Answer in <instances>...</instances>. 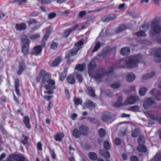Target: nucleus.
<instances>
[{
  "instance_id": "obj_1",
  "label": "nucleus",
  "mask_w": 161,
  "mask_h": 161,
  "mask_svg": "<svg viewBox=\"0 0 161 161\" xmlns=\"http://www.w3.org/2000/svg\"><path fill=\"white\" fill-rule=\"evenodd\" d=\"M141 58L140 54H138L127 58V67L129 68H133L136 67Z\"/></svg>"
},
{
  "instance_id": "obj_2",
  "label": "nucleus",
  "mask_w": 161,
  "mask_h": 161,
  "mask_svg": "<svg viewBox=\"0 0 161 161\" xmlns=\"http://www.w3.org/2000/svg\"><path fill=\"white\" fill-rule=\"evenodd\" d=\"M160 18L153 19L151 22V30L153 34H158L161 31V26L159 25Z\"/></svg>"
},
{
  "instance_id": "obj_3",
  "label": "nucleus",
  "mask_w": 161,
  "mask_h": 161,
  "mask_svg": "<svg viewBox=\"0 0 161 161\" xmlns=\"http://www.w3.org/2000/svg\"><path fill=\"white\" fill-rule=\"evenodd\" d=\"M21 40L22 42V51L24 55H26L29 51L30 41L27 36L25 35L21 36Z\"/></svg>"
},
{
  "instance_id": "obj_4",
  "label": "nucleus",
  "mask_w": 161,
  "mask_h": 161,
  "mask_svg": "<svg viewBox=\"0 0 161 161\" xmlns=\"http://www.w3.org/2000/svg\"><path fill=\"white\" fill-rule=\"evenodd\" d=\"M106 75V70L103 68H100L96 70L94 78L97 80L102 78Z\"/></svg>"
},
{
  "instance_id": "obj_5",
  "label": "nucleus",
  "mask_w": 161,
  "mask_h": 161,
  "mask_svg": "<svg viewBox=\"0 0 161 161\" xmlns=\"http://www.w3.org/2000/svg\"><path fill=\"white\" fill-rule=\"evenodd\" d=\"M51 29L49 28H47L46 29L45 34L42 40V43H41V48L42 47H44L45 46L46 44L45 42L50 35L51 32Z\"/></svg>"
},
{
  "instance_id": "obj_6",
  "label": "nucleus",
  "mask_w": 161,
  "mask_h": 161,
  "mask_svg": "<svg viewBox=\"0 0 161 161\" xmlns=\"http://www.w3.org/2000/svg\"><path fill=\"white\" fill-rule=\"evenodd\" d=\"M111 113L108 111L104 112L102 117V120L105 122L111 120L112 118Z\"/></svg>"
},
{
  "instance_id": "obj_7",
  "label": "nucleus",
  "mask_w": 161,
  "mask_h": 161,
  "mask_svg": "<svg viewBox=\"0 0 161 161\" xmlns=\"http://www.w3.org/2000/svg\"><path fill=\"white\" fill-rule=\"evenodd\" d=\"M47 84L44 85V87L46 89H54L56 88L54 86L55 82L54 80L50 79L48 80L47 81Z\"/></svg>"
},
{
  "instance_id": "obj_8",
  "label": "nucleus",
  "mask_w": 161,
  "mask_h": 161,
  "mask_svg": "<svg viewBox=\"0 0 161 161\" xmlns=\"http://www.w3.org/2000/svg\"><path fill=\"white\" fill-rule=\"evenodd\" d=\"M9 158L14 160L16 161H24L25 158L19 154H12L9 155Z\"/></svg>"
},
{
  "instance_id": "obj_9",
  "label": "nucleus",
  "mask_w": 161,
  "mask_h": 161,
  "mask_svg": "<svg viewBox=\"0 0 161 161\" xmlns=\"http://www.w3.org/2000/svg\"><path fill=\"white\" fill-rule=\"evenodd\" d=\"M155 103V102L152 97H148L144 102L143 107L146 110L148 109V106Z\"/></svg>"
},
{
  "instance_id": "obj_10",
  "label": "nucleus",
  "mask_w": 161,
  "mask_h": 161,
  "mask_svg": "<svg viewBox=\"0 0 161 161\" xmlns=\"http://www.w3.org/2000/svg\"><path fill=\"white\" fill-rule=\"evenodd\" d=\"M19 69L17 72V74L18 75H21L22 72L26 69V65L23 61L19 62Z\"/></svg>"
},
{
  "instance_id": "obj_11",
  "label": "nucleus",
  "mask_w": 161,
  "mask_h": 161,
  "mask_svg": "<svg viewBox=\"0 0 161 161\" xmlns=\"http://www.w3.org/2000/svg\"><path fill=\"white\" fill-rule=\"evenodd\" d=\"M139 100V99L138 97L135 96H131L128 98L127 100L125 102V105L132 104Z\"/></svg>"
},
{
  "instance_id": "obj_12",
  "label": "nucleus",
  "mask_w": 161,
  "mask_h": 161,
  "mask_svg": "<svg viewBox=\"0 0 161 161\" xmlns=\"http://www.w3.org/2000/svg\"><path fill=\"white\" fill-rule=\"evenodd\" d=\"M116 17V15H109L102 17L101 18V20L103 22H109L114 20Z\"/></svg>"
},
{
  "instance_id": "obj_13",
  "label": "nucleus",
  "mask_w": 161,
  "mask_h": 161,
  "mask_svg": "<svg viewBox=\"0 0 161 161\" xmlns=\"http://www.w3.org/2000/svg\"><path fill=\"white\" fill-rule=\"evenodd\" d=\"M89 129L86 125H81L79 128V130L81 134L84 136L88 135Z\"/></svg>"
},
{
  "instance_id": "obj_14",
  "label": "nucleus",
  "mask_w": 161,
  "mask_h": 161,
  "mask_svg": "<svg viewBox=\"0 0 161 161\" xmlns=\"http://www.w3.org/2000/svg\"><path fill=\"white\" fill-rule=\"evenodd\" d=\"M96 67V63L92 60L90 62L88 65V72L89 75L91 76V71L92 70H94Z\"/></svg>"
},
{
  "instance_id": "obj_15",
  "label": "nucleus",
  "mask_w": 161,
  "mask_h": 161,
  "mask_svg": "<svg viewBox=\"0 0 161 161\" xmlns=\"http://www.w3.org/2000/svg\"><path fill=\"white\" fill-rule=\"evenodd\" d=\"M14 86L15 88V91L17 95L18 96H20L21 94L20 92V91L18 87L19 86V79L16 78L14 80Z\"/></svg>"
},
{
  "instance_id": "obj_16",
  "label": "nucleus",
  "mask_w": 161,
  "mask_h": 161,
  "mask_svg": "<svg viewBox=\"0 0 161 161\" xmlns=\"http://www.w3.org/2000/svg\"><path fill=\"white\" fill-rule=\"evenodd\" d=\"M161 48H158L157 49L155 52V61L157 62H161Z\"/></svg>"
},
{
  "instance_id": "obj_17",
  "label": "nucleus",
  "mask_w": 161,
  "mask_h": 161,
  "mask_svg": "<svg viewBox=\"0 0 161 161\" xmlns=\"http://www.w3.org/2000/svg\"><path fill=\"white\" fill-rule=\"evenodd\" d=\"M81 48L80 47L76 48H75L71 50L68 54L66 55L65 58H68L71 56H73L75 54L79 49Z\"/></svg>"
},
{
  "instance_id": "obj_18",
  "label": "nucleus",
  "mask_w": 161,
  "mask_h": 161,
  "mask_svg": "<svg viewBox=\"0 0 161 161\" xmlns=\"http://www.w3.org/2000/svg\"><path fill=\"white\" fill-rule=\"evenodd\" d=\"M15 28L16 30L18 31H22L25 30L26 28V25L24 23L16 24Z\"/></svg>"
},
{
  "instance_id": "obj_19",
  "label": "nucleus",
  "mask_w": 161,
  "mask_h": 161,
  "mask_svg": "<svg viewBox=\"0 0 161 161\" xmlns=\"http://www.w3.org/2000/svg\"><path fill=\"white\" fill-rule=\"evenodd\" d=\"M136 76L135 75L132 73H130L127 75L126 77V81L128 82L133 81L135 79Z\"/></svg>"
},
{
  "instance_id": "obj_20",
  "label": "nucleus",
  "mask_w": 161,
  "mask_h": 161,
  "mask_svg": "<svg viewBox=\"0 0 161 161\" xmlns=\"http://www.w3.org/2000/svg\"><path fill=\"white\" fill-rule=\"evenodd\" d=\"M30 120V119L28 116H26L23 118V122L26 127L29 129H30L31 128Z\"/></svg>"
},
{
  "instance_id": "obj_21",
  "label": "nucleus",
  "mask_w": 161,
  "mask_h": 161,
  "mask_svg": "<svg viewBox=\"0 0 161 161\" xmlns=\"http://www.w3.org/2000/svg\"><path fill=\"white\" fill-rule=\"evenodd\" d=\"M85 105L86 107L89 108L90 109L94 108L96 106L95 103H93L90 100H87L86 102L85 103Z\"/></svg>"
},
{
  "instance_id": "obj_22",
  "label": "nucleus",
  "mask_w": 161,
  "mask_h": 161,
  "mask_svg": "<svg viewBox=\"0 0 161 161\" xmlns=\"http://www.w3.org/2000/svg\"><path fill=\"white\" fill-rule=\"evenodd\" d=\"M64 136V135L63 133H57L54 136V137L56 141L60 142L62 140V139Z\"/></svg>"
},
{
  "instance_id": "obj_23",
  "label": "nucleus",
  "mask_w": 161,
  "mask_h": 161,
  "mask_svg": "<svg viewBox=\"0 0 161 161\" xmlns=\"http://www.w3.org/2000/svg\"><path fill=\"white\" fill-rule=\"evenodd\" d=\"M51 77V75L48 73H44L42 75V82L43 83H45L48 80L50 79Z\"/></svg>"
},
{
  "instance_id": "obj_24",
  "label": "nucleus",
  "mask_w": 161,
  "mask_h": 161,
  "mask_svg": "<svg viewBox=\"0 0 161 161\" xmlns=\"http://www.w3.org/2000/svg\"><path fill=\"white\" fill-rule=\"evenodd\" d=\"M130 49L128 47H124L122 48L120 51V53L122 55H127L129 54Z\"/></svg>"
},
{
  "instance_id": "obj_25",
  "label": "nucleus",
  "mask_w": 161,
  "mask_h": 161,
  "mask_svg": "<svg viewBox=\"0 0 161 161\" xmlns=\"http://www.w3.org/2000/svg\"><path fill=\"white\" fill-rule=\"evenodd\" d=\"M127 58L121 59L119 62L118 67L123 68L127 67Z\"/></svg>"
},
{
  "instance_id": "obj_26",
  "label": "nucleus",
  "mask_w": 161,
  "mask_h": 161,
  "mask_svg": "<svg viewBox=\"0 0 161 161\" xmlns=\"http://www.w3.org/2000/svg\"><path fill=\"white\" fill-rule=\"evenodd\" d=\"M61 61V56H58L52 62L51 65L53 67L57 66Z\"/></svg>"
},
{
  "instance_id": "obj_27",
  "label": "nucleus",
  "mask_w": 161,
  "mask_h": 161,
  "mask_svg": "<svg viewBox=\"0 0 161 161\" xmlns=\"http://www.w3.org/2000/svg\"><path fill=\"white\" fill-rule=\"evenodd\" d=\"M155 74V72H153L150 73H147L144 75L142 79L145 80H147L153 77Z\"/></svg>"
},
{
  "instance_id": "obj_28",
  "label": "nucleus",
  "mask_w": 161,
  "mask_h": 161,
  "mask_svg": "<svg viewBox=\"0 0 161 161\" xmlns=\"http://www.w3.org/2000/svg\"><path fill=\"white\" fill-rule=\"evenodd\" d=\"M85 64H78L75 67V69L79 71H82L85 69Z\"/></svg>"
},
{
  "instance_id": "obj_29",
  "label": "nucleus",
  "mask_w": 161,
  "mask_h": 161,
  "mask_svg": "<svg viewBox=\"0 0 161 161\" xmlns=\"http://www.w3.org/2000/svg\"><path fill=\"white\" fill-rule=\"evenodd\" d=\"M40 52V45H38L34 48L31 53L32 54L37 55Z\"/></svg>"
},
{
  "instance_id": "obj_30",
  "label": "nucleus",
  "mask_w": 161,
  "mask_h": 161,
  "mask_svg": "<svg viewBox=\"0 0 161 161\" xmlns=\"http://www.w3.org/2000/svg\"><path fill=\"white\" fill-rule=\"evenodd\" d=\"M72 135L75 138H79L81 135L80 131H78L77 129H75L72 131Z\"/></svg>"
},
{
  "instance_id": "obj_31",
  "label": "nucleus",
  "mask_w": 161,
  "mask_h": 161,
  "mask_svg": "<svg viewBox=\"0 0 161 161\" xmlns=\"http://www.w3.org/2000/svg\"><path fill=\"white\" fill-rule=\"evenodd\" d=\"M99 153L101 155L105 158H108L110 157V154L108 151L106 152L103 150H100Z\"/></svg>"
},
{
  "instance_id": "obj_32",
  "label": "nucleus",
  "mask_w": 161,
  "mask_h": 161,
  "mask_svg": "<svg viewBox=\"0 0 161 161\" xmlns=\"http://www.w3.org/2000/svg\"><path fill=\"white\" fill-rule=\"evenodd\" d=\"M140 133V130L139 128H136L132 131L131 136L133 137H137Z\"/></svg>"
},
{
  "instance_id": "obj_33",
  "label": "nucleus",
  "mask_w": 161,
  "mask_h": 161,
  "mask_svg": "<svg viewBox=\"0 0 161 161\" xmlns=\"http://www.w3.org/2000/svg\"><path fill=\"white\" fill-rule=\"evenodd\" d=\"M88 156L90 159L92 160H96L97 158V154L94 152H90L88 154Z\"/></svg>"
},
{
  "instance_id": "obj_34",
  "label": "nucleus",
  "mask_w": 161,
  "mask_h": 161,
  "mask_svg": "<svg viewBox=\"0 0 161 161\" xmlns=\"http://www.w3.org/2000/svg\"><path fill=\"white\" fill-rule=\"evenodd\" d=\"M142 144H140V145L137 148V150L141 152L145 153L147 151V149L146 147L142 145Z\"/></svg>"
},
{
  "instance_id": "obj_35",
  "label": "nucleus",
  "mask_w": 161,
  "mask_h": 161,
  "mask_svg": "<svg viewBox=\"0 0 161 161\" xmlns=\"http://www.w3.org/2000/svg\"><path fill=\"white\" fill-rule=\"evenodd\" d=\"M103 44V43H101L99 42H97L96 43L95 47L92 51V53L97 51L100 47L101 45Z\"/></svg>"
},
{
  "instance_id": "obj_36",
  "label": "nucleus",
  "mask_w": 161,
  "mask_h": 161,
  "mask_svg": "<svg viewBox=\"0 0 161 161\" xmlns=\"http://www.w3.org/2000/svg\"><path fill=\"white\" fill-rule=\"evenodd\" d=\"M126 29V26L125 25H122L117 27L116 30V32L117 33L122 31H123Z\"/></svg>"
},
{
  "instance_id": "obj_37",
  "label": "nucleus",
  "mask_w": 161,
  "mask_h": 161,
  "mask_svg": "<svg viewBox=\"0 0 161 161\" xmlns=\"http://www.w3.org/2000/svg\"><path fill=\"white\" fill-rule=\"evenodd\" d=\"M67 80L69 83L73 84L75 82V80L74 76L72 75H70L67 77Z\"/></svg>"
},
{
  "instance_id": "obj_38",
  "label": "nucleus",
  "mask_w": 161,
  "mask_h": 161,
  "mask_svg": "<svg viewBox=\"0 0 161 161\" xmlns=\"http://www.w3.org/2000/svg\"><path fill=\"white\" fill-rule=\"evenodd\" d=\"M147 90V88L144 87H141L139 90V94L140 96H143Z\"/></svg>"
},
{
  "instance_id": "obj_39",
  "label": "nucleus",
  "mask_w": 161,
  "mask_h": 161,
  "mask_svg": "<svg viewBox=\"0 0 161 161\" xmlns=\"http://www.w3.org/2000/svg\"><path fill=\"white\" fill-rule=\"evenodd\" d=\"M87 90L89 94L92 97H94L95 96V94L94 90L91 87H88L87 88Z\"/></svg>"
},
{
  "instance_id": "obj_40",
  "label": "nucleus",
  "mask_w": 161,
  "mask_h": 161,
  "mask_svg": "<svg viewBox=\"0 0 161 161\" xmlns=\"http://www.w3.org/2000/svg\"><path fill=\"white\" fill-rule=\"evenodd\" d=\"M114 73L113 68V67H110L106 70V75L108 76H111Z\"/></svg>"
},
{
  "instance_id": "obj_41",
  "label": "nucleus",
  "mask_w": 161,
  "mask_h": 161,
  "mask_svg": "<svg viewBox=\"0 0 161 161\" xmlns=\"http://www.w3.org/2000/svg\"><path fill=\"white\" fill-rule=\"evenodd\" d=\"M98 134L100 137H103L106 135V132L104 129L101 128L98 130Z\"/></svg>"
},
{
  "instance_id": "obj_42",
  "label": "nucleus",
  "mask_w": 161,
  "mask_h": 161,
  "mask_svg": "<svg viewBox=\"0 0 161 161\" xmlns=\"http://www.w3.org/2000/svg\"><path fill=\"white\" fill-rule=\"evenodd\" d=\"M90 122L94 123H98V120L94 117H87L86 118Z\"/></svg>"
},
{
  "instance_id": "obj_43",
  "label": "nucleus",
  "mask_w": 161,
  "mask_h": 161,
  "mask_svg": "<svg viewBox=\"0 0 161 161\" xmlns=\"http://www.w3.org/2000/svg\"><path fill=\"white\" fill-rule=\"evenodd\" d=\"M121 85L119 82H115L111 85V87L113 88H118L121 86Z\"/></svg>"
},
{
  "instance_id": "obj_44",
  "label": "nucleus",
  "mask_w": 161,
  "mask_h": 161,
  "mask_svg": "<svg viewBox=\"0 0 161 161\" xmlns=\"http://www.w3.org/2000/svg\"><path fill=\"white\" fill-rule=\"evenodd\" d=\"M105 150H108L110 149V146L109 142L106 141L104 142L103 144Z\"/></svg>"
},
{
  "instance_id": "obj_45",
  "label": "nucleus",
  "mask_w": 161,
  "mask_h": 161,
  "mask_svg": "<svg viewBox=\"0 0 161 161\" xmlns=\"http://www.w3.org/2000/svg\"><path fill=\"white\" fill-rule=\"evenodd\" d=\"M108 31L107 29H103L101 33L100 34V37H105L107 36V34H109L108 33H107V32Z\"/></svg>"
},
{
  "instance_id": "obj_46",
  "label": "nucleus",
  "mask_w": 161,
  "mask_h": 161,
  "mask_svg": "<svg viewBox=\"0 0 161 161\" xmlns=\"http://www.w3.org/2000/svg\"><path fill=\"white\" fill-rule=\"evenodd\" d=\"M145 142V139L144 136L142 135L140 136L138 139V142L139 144H142Z\"/></svg>"
},
{
  "instance_id": "obj_47",
  "label": "nucleus",
  "mask_w": 161,
  "mask_h": 161,
  "mask_svg": "<svg viewBox=\"0 0 161 161\" xmlns=\"http://www.w3.org/2000/svg\"><path fill=\"white\" fill-rule=\"evenodd\" d=\"M74 101L75 104L76 105H77L79 104H80L82 103V101L81 99L80 98L75 97L74 98Z\"/></svg>"
},
{
  "instance_id": "obj_48",
  "label": "nucleus",
  "mask_w": 161,
  "mask_h": 161,
  "mask_svg": "<svg viewBox=\"0 0 161 161\" xmlns=\"http://www.w3.org/2000/svg\"><path fill=\"white\" fill-rule=\"evenodd\" d=\"M135 34L138 36H146L145 32L143 31H140L135 33Z\"/></svg>"
},
{
  "instance_id": "obj_49",
  "label": "nucleus",
  "mask_w": 161,
  "mask_h": 161,
  "mask_svg": "<svg viewBox=\"0 0 161 161\" xmlns=\"http://www.w3.org/2000/svg\"><path fill=\"white\" fill-rule=\"evenodd\" d=\"M67 70V69H66V70H65V71H64L62 73L60 74L59 79L60 80L62 81L65 78L66 76V71Z\"/></svg>"
},
{
  "instance_id": "obj_50",
  "label": "nucleus",
  "mask_w": 161,
  "mask_h": 161,
  "mask_svg": "<svg viewBox=\"0 0 161 161\" xmlns=\"http://www.w3.org/2000/svg\"><path fill=\"white\" fill-rule=\"evenodd\" d=\"M76 77L78 80V81L79 82H81L83 80V78L81 75L77 72L76 73Z\"/></svg>"
},
{
  "instance_id": "obj_51",
  "label": "nucleus",
  "mask_w": 161,
  "mask_h": 161,
  "mask_svg": "<svg viewBox=\"0 0 161 161\" xmlns=\"http://www.w3.org/2000/svg\"><path fill=\"white\" fill-rule=\"evenodd\" d=\"M72 31L71 29H69L66 31L63 34V36L65 37H67Z\"/></svg>"
},
{
  "instance_id": "obj_52",
  "label": "nucleus",
  "mask_w": 161,
  "mask_h": 161,
  "mask_svg": "<svg viewBox=\"0 0 161 161\" xmlns=\"http://www.w3.org/2000/svg\"><path fill=\"white\" fill-rule=\"evenodd\" d=\"M40 36L39 34H36L34 35H32L29 36V37L32 40H35Z\"/></svg>"
},
{
  "instance_id": "obj_53",
  "label": "nucleus",
  "mask_w": 161,
  "mask_h": 161,
  "mask_svg": "<svg viewBox=\"0 0 161 161\" xmlns=\"http://www.w3.org/2000/svg\"><path fill=\"white\" fill-rule=\"evenodd\" d=\"M56 14L54 12L50 13L48 15V18L49 19H51L56 17Z\"/></svg>"
},
{
  "instance_id": "obj_54",
  "label": "nucleus",
  "mask_w": 161,
  "mask_h": 161,
  "mask_svg": "<svg viewBox=\"0 0 161 161\" xmlns=\"http://www.w3.org/2000/svg\"><path fill=\"white\" fill-rule=\"evenodd\" d=\"M22 136L24 137V139L22 141V143L24 144H27L28 143V138L27 136H25L24 135H22Z\"/></svg>"
},
{
  "instance_id": "obj_55",
  "label": "nucleus",
  "mask_w": 161,
  "mask_h": 161,
  "mask_svg": "<svg viewBox=\"0 0 161 161\" xmlns=\"http://www.w3.org/2000/svg\"><path fill=\"white\" fill-rule=\"evenodd\" d=\"M58 43L56 42H53L50 46V48L53 49H55L58 47Z\"/></svg>"
},
{
  "instance_id": "obj_56",
  "label": "nucleus",
  "mask_w": 161,
  "mask_h": 161,
  "mask_svg": "<svg viewBox=\"0 0 161 161\" xmlns=\"http://www.w3.org/2000/svg\"><path fill=\"white\" fill-rule=\"evenodd\" d=\"M125 105V103H120L118 102H117L114 104V106L115 107L117 108H119L121 107L123 105Z\"/></svg>"
},
{
  "instance_id": "obj_57",
  "label": "nucleus",
  "mask_w": 161,
  "mask_h": 161,
  "mask_svg": "<svg viewBox=\"0 0 161 161\" xmlns=\"http://www.w3.org/2000/svg\"><path fill=\"white\" fill-rule=\"evenodd\" d=\"M83 42L82 41H80L75 44V46L76 47H81V46L83 45Z\"/></svg>"
},
{
  "instance_id": "obj_58",
  "label": "nucleus",
  "mask_w": 161,
  "mask_h": 161,
  "mask_svg": "<svg viewBox=\"0 0 161 161\" xmlns=\"http://www.w3.org/2000/svg\"><path fill=\"white\" fill-rule=\"evenodd\" d=\"M130 160L131 161H139V158L136 156H132L130 158Z\"/></svg>"
},
{
  "instance_id": "obj_59",
  "label": "nucleus",
  "mask_w": 161,
  "mask_h": 161,
  "mask_svg": "<svg viewBox=\"0 0 161 161\" xmlns=\"http://www.w3.org/2000/svg\"><path fill=\"white\" fill-rule=\"evenodd\" d=\"M139 108V106L136 105L131 106L130 107V109L131 110H138Z\"/></svg>"
},
{
  "instance_id": "obj_60",
  "label": "nucleus",
  "mask_w": 161,
  "mask_h": 161,
  "mask_svg": "<svg viewBox=\"0 0 161 161\" xmlns=\"http://www.w3.org/2000/svg\"><path fill=\"white\" fill-rule=\"evenodd\" d=\"M161 155L159 153L156 154L154 156V160L155 161H159Z\"/></svg>"
},
{
  "instance_id": "obj_61",
  "label": "nucleus",
  "mask_w": 161,
  "mask_h": 161,
  "mask_svg": "<svg viewBox=\"0 0 161 161\" xmlns=\"http://www.w3.org/2000/svg\"><path fill=\"white\" fill-rule=\"evenodd\" d=\"M148 117L150 118L151 119L155 120L157 119L158 117L156 115H149Z\"/></svg>"
},
{
  "instance_id": "obj_62",
  "label": "nucleus",
  "mask_w": 161,
  "mask_h": 161,
  "mask_svg": "<svg viewBox=\"0 0 161 161\" xmlns=\"http://www.w3.org/2000/svg\"><path fill=\"white\" fill-rule=\"evenodd\" d=\"M114 142L116 145H119L121 143V140L119 138L117 137L115 138Z\"/></svg>"
},
{
  "instance_id": "obj_63",
  "label": "nucleus",
  "mask_w": 161,
  "mask_h": 161,
  "mask_svg": "<svg viewBox=\"0 0 161 161\" xmlns=\"http://www.w3.org/2000/svg\"><path fill=\"white\" fill-rule=\"evenodd\" d=\"M51 1L49 0H41V4L42 5L50 3Z\"/></svg>"
},
{
  "instance_id": "obj_64",
  "label": "nucleus",
  "mask_w": 161,
  "mask_h": 161,
  "mask_svg": "<svg viewBox=\"0 0 161 161\" xmlns=\"http://www.w3.org/2000/svg\"><path fill=\"white\" fill-rule=\"evenodd\" d=\"M86 14V12L85 11H82L80 12L79 14V16L80 17H82L85 15Z\"/></svg>"
}]
</instances>
